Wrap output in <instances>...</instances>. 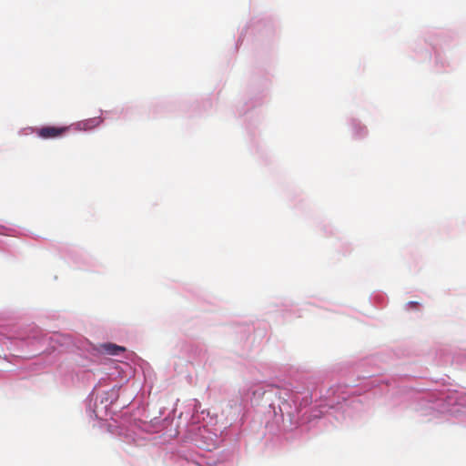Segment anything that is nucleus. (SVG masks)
<instances>
[{
    "mask_svg": "<svg viewBox=\"0 0 466 466\" xmlns=\"http://www.w3.org/2000/svg\"><path fill=\"white\" fill-rule=\"evenodd\" d=\"M103 119L100 116L91 117L76 123V127L79 130H91L94 127L99 126Z\"/></svg>",
    "mask_w": 466,
    "mask_h": 466,
    "instance_id": "obj_2",
    "label": "nucleus"
},
{
    "mask_svg": "<svg viewBox=\"0 0 466 466\" xmlns=\"http://www.w3.org/2000/svg\"><path fill=\"white\" fill-rule=\"evenodd\" d=\"M68 129V127L46 126L38 128L36 134L43 139H53L63 137Z\"/></svg>",
    "mask_w": 466,
    "mask_h": 466,
    "instance_id": "obj_1",
    "label": "nucleus"
},
{
    "mask_svg": "<svg viewBox=\"0 0 466 466\" xmlns=\"http://www.w3.org/2000/svg\"><path fill=\"white\" fill-rule=\"evenodd\" d=\"M419 305L418 302H415V301H410L408 302L407 306L409 307V309H415L417 308Z\"/></svg>",
    "mask_w": 466,
    "mask_h": 466,
    "instance_id": "obj_4",
    "label": "nucleus"
},
{
    "mask_svg": "<svg viewBox=\"0 0 466 466\" xmlns=\"http://www.w3.org/2000/svg\"><path fill=\"white\" fill-rule=\"evenodd\" d=\"M101 347L106 354L113 356L118 355L120 352L126 350L125 348L112 343L104 344Z\"/></svg>",
    "mask_w": 466,
    "mask_h": 466,
    "instance_id": "obj_3",
    "label": "nucleus"
}]
</instances>
